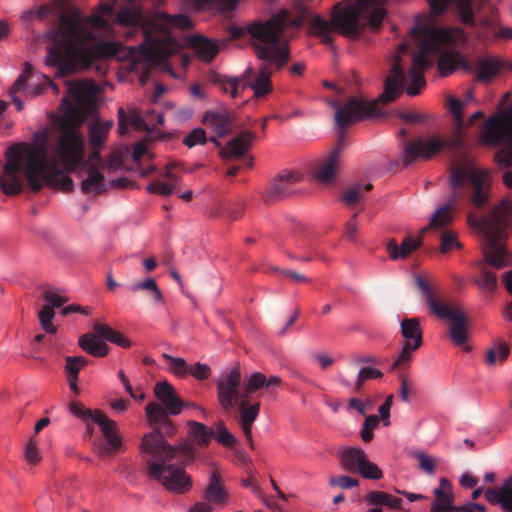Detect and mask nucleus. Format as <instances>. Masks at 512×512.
<instances>
[{"mask_svg": "<svg viewBox=\"0 0 512 512\" xmlns=\"http://www.w3.org/2000/svg\"><path fill=\"white\" fill-rule=\"evenodd\" d=\"M68 97L61 101L62 115L55 120L56 145L53 156L48 159V132L35 133L37 145L26 150V161H23L25 143L15 144L5 152V164L0 175V188L7 196L18 195L23 191L27 180L33 192H39L46 183L64 191L73 190V181L62 174V170L74 171L84 160V137L80 127L95 108L97 85L92 81H75L68 85Z\"/></svg>", "mask_w": 512, "mask_h": 512, "instance_id": "nucleus-1", "label": "nucleus"}, {"mask_svg": "<svg viewBox=\"0 0 512 512\" xmlns=\"http://www.w3.org/2000/svg\"><path fill=\"white\" fill-rule=\"evenodd\" d=\"M387 0H356L353 4L342 7L336 4L333 7L331 21L319 15H312L309 8L298 1L292 8V15L287 9H281L266 21H257L246 27H231L232 39L241 38L246 32L256 40L253 44L255 54L262 61H269L282 69L290 59V50L283 34L290 27H300L305 21H309L310 33L319 37L323 44L333 48L332 31L336 30L341 35L356 39L359 38L367 27L371 31H377L383 22L386 11L383 4Z\"/></svg>", "mask_w": 512, "mask_h": 512, "instance_id": "nucleus-2", "label": "nucleus"}, {"mask_svg": "<svg viewBox=\"0 0 512 512\" xmlns=\"http://www.w3.org/2000/svg\"><path fill=\"white\" fill-rule=\"evenodd\" d=\"M112 14V6L105 2H100L90 16H84L69 0H57L31 9L25 16L43 19L52 15L57 18L58 25L52 31L53 43L45 61L57 68V76L64 77L90 68L98 59L118 54L117 43L101 40L102 34L109 30Z\"/></svg>", "mask_w": 512, "mask_h": 512, "instance_id": "nucleus-3", "label": "nucleus"}, {"mask_svg": "<svg viewBox=\"0 0 512 512\" xmlns=\"http://www.w3.org/2000/svg\"><path fill=\"white\" fill-rule=\"evenodd\" d=\"M464 105L465 102L455 97L448 98V108L453 115L456 126L451 138L445 140L435 135L429 137L420 136L414 140L407 141L402 151V164L404 167H408L419 159L430 160L444 148H447L452 154L462 159L458 166L451 168L450 184L452 194L448 203L436 210L430 219L429 225L422 228L421 233H424L429 228L441 229L452 221V210L455 203L461 197V189L464 185L470 187V201L475 207H484L490 198V171L477 168L472 162L465 159L468 146L465 142L463 131Z\"/></svg>", "mask_w": 512, "mask_h": 512, "instance_id": "nucleus-4", "label": "nucleus"}, {"mask_svg": "<svg viewBox=\"0 0 512 512\" xmlns=\"http://www.w3.org/2000/svg\"><path fill=\"white\" fill-rule=\"evenodd\" d=\"M411 35L418 44V50L412 53V64L408 74L404 73L400 58L402 54L409 52V44L402 43L399 45L395 63L385 78L383 92L375 99L377 104L395 101L405 86L408 95L420 94L426 85L423 72L431 67L435 58H438V70L443 77L449 76L458 66L459 55L446 52L442 46L451 38L448 31L417 25L411 29Z\"/></svg>", "mask_w": 512, "mask_h": 512, "instance_id": "nucleus-5", "label": "nucleus"}, {"mask_svg": "<svg viewBox=\"0 0 512 512\" xmlns=\"http://www.w3.org/2000/svg\"><path fill=\"white\" fill-rule=\"evenodd\" d=\"M147 419L154 428L143 436L140 449L147 456L148 475L170 491L186 493L192 486L191 478L183 468L167 463L176 454H180L186 461H193L195 447L187 442L181 443L177 448L167 443L166 437L173 436L176 432V427L168 415L161 420Z\"/></svg>", "mask_w": 512, "mask_h": 512, "instance_id": "nucleus-6", "label": "nucleus"}, {"mask_svg": "<svg viewBox=\"0 0 512 512\" xmlns=\"http://www.w3.org/2000/svg\"><path fill=\"white\" fill-rule=\"evenodd\" d=\"M116 21L126 29L127 38L135 37L137 34L142 36L140 52L151 62H161L175 52L177 43L171 34V26L182 29H189L192 26L186 15L169 16L157 13L155 17L149 18L144 10L136 5L120 9L116 13Z\"/></svg>", "mask_w": 512, "mask_h": 512, "instance_id": "nucleus-7", "label": "nucleus"}, {"mask_svg": "<svg viewBox=\"0 0 512 512\" xmlns=\"http://www.w3.org/2000/svg\"><path fill=\"white\" fill-rule=\"evenodd\" d=\"M335 122L339 129L337 144L328 157L314 171L316 180L322 184L332 183L337 174L340 158L345 148V129L363 119L382 115L377 101L362 97H351L344 105L335 103Z\"/></svg>", "mask_w": 512, "mask_h": 512, "instance_id": "nucleus-8", "label": "nucleus"}, {"mask_svg": "<svg viewBox=\"0 0 512 512\" xmlns=\"http://www.w3.org/2000/svg\"><path fill=\"white\" fill-rule=\"evenodd\" d=\"M503 181L508 188H512V170L504 173ZM477 225L484 234L483 254L485 261L494 268H503L506 256L504 248L505 230L512 226V201L502 200L491 210L489 215L478 221Z\"/></svg>", "mask_w": 512, "mask_h": 512, "instance_id": "nucleus-9", "label": "nucleus"}, {"mask_svg": "<svg viewBox=\"0 0 512 512\" xmlns=\"http://www.w3.org/2000/svg\"><path fill=\"white\" fill-rule=\"evenodd\" d=\"M481 142L491 147L503 146L495 153V162L507 171L512 170V104L486 120Z\"/></svg>", "mask_w": 512, "mask_h": 512, "instance_id": "nucleus-10", "label": "nucleus"}, {"mask_svg": "<svg viewBox=\"0 0 512 512\" xmlns=\"http://www.w3.org/2000/svg\"><path fill=\"white\" fill-rule=\"evenodd\" d=\"M416 285L425 296V300L432 312L441 319L450 321L449 336L456 345L464 344L468 339L466 317L460 307L455 303L440 302L437 300L433 288L423 278H416Z\"/></svg>", "mask_w": 512, "mask_h": 512, "instance_id": "nucleus-11", "label": "nucleus"}, {"mask_svg": "<svg viewBox=\"0 0 512 512\" xmlns=\"http://www.w3.org/2000/svg\"><path fill=\"white\" fill-rule=\"evenodd\" d=\"M154 395L158 402L146 405L147 418L164 419L165 415L176 416L187 404L179 397L175 388L167 381H159L154 386Z\"/></svg>", "mask_w": 512, "mask_h": 512, "instance_id": "nucleus-12", "label": "nucleus"}, {"mask_svg": "<svg viewBox=\"0 0 512 512\" xmlns=\"http://www.w3.org/2000/svg\"><path fill=\"white\" fill-rule=\"evenodd\" d=\"M404 345L393 363V369L407 368L412 360V353L423 344L422 329L418 318H405L400 324Z\"/></svg>", "mask_w": 512, "mask_h": 512, "instance_id": "nucleus-13", "label": "nucleus"}, {"mask_svg": "<svg viewBox=\"0 0 512 512\" xmlns=\"http://www.w3.org/2000/svg\"><path fill=\"white\" fill-rule=\"evenodd\" d=\"M94 423L98 424L105 441L99 439L94 442L93 449L100 458L113 455L121 446V438L116 430V423L109 419L102 411L95 410Z\"/></svg>", "mask_w": 512, "mask_h": 512, "instance_id": "nucleus-14", "label": "nucleus"}, {"mask_svg": "<svg viewBox=\"0 0 512 512\" xmlns=\"http://www.w3.org/2000/svg\"><path fill=\"white\" fill-rule=\"evenodd\" d=\"M241 373L238 368H233L225 377L217 381V399L226 411L232 410L246 397L240 392Z\"/></svg>", "mask_w": 512, "mask_h": 512, "instance_id": "nucleus-15", "label": "nucleus"}, {"mask_svg": "<svg viewBox=\"0 0 512 512\" xmlns=\"http://www.w3.org/2000/svg\"><path fill=\"white\" fill-rule=\"evenodd\" d=\"M276 67L275 64L269 61H263V63L258 68V72L255 75L254 69L252 67H248L241 79L246 81L243 84L242 89L250 87L254 90V96L256 98L263 97L272 91V83H271V75L272 70L271 67ZM278 70L277 68H275Z\"/></svg>", "mask_w": 512, "mask_h": 512, "instance_id": "nucleus-16", "label": "nucleus"}, {"mask_svg": "<svg viewBox=\"0 0 512 512\" xmlns=\"http://www.w3.org/2000/svg\"><path fill=\"white\" fill-rule=\"evenodd\" d=\"M236 406L238 407V415L236 416L237 423L241 427L248 445L250 448L254 449V442L252 439V425L259 415L260 402L249 404L245 398L242 399Z\"/></svg>", "mask_w": 512, "mask_h": 512, "instance_id": "nucleus-17", "label": "nucleus"}, {"mask_svg": "<svg viewBox=\"0 0 512 512\" xmlns=\"http://www.w3.org/2000/svg\"><path fill=\"white\" fill-rule=\"evenodd\" d=\"M298 181V175L293 172L279 174L272 179L268 189L264 194L266 203L272 204L289 195L291 187Z\"/></svg>", "mask_w": 512, "mask_h": 512, "instance_id": "nucleus-18", "label": "nucleus"}, {"mask_svg": "<svg viewBox=\"0 0 512 512\" xmlns=\"http://www.w3.org/2000/svg\"><path fill=\"white\" fill-rule=\"evenodd\" d=\"M203 123L211 126L219 137L229 134L235 126L236 116L232 111H208L204 114Z\"/></svg>", "mask_w": 512, "mask_h": 512, "instance_id": "nucleus-19", "label": "nucleus"}, {"mask_svg": "<svg viewBox=\"0 0 512 512\" xmlns=\"http://www.w3.org/2000/svg\"><path fill=\"white\" fill-rule=\"evenodd\" d=\"M256 136L251 131H241L237 136L228 141L220 154L223 159L240 158L251 148Z\"/></svg>", "mask_w": 512, "mask_h": 512, "instance_id": "nucleus-20", "label": "nucleus"}, {"mask_svg": "<svg viewBox=\"0 0 512 512\" xmlns=\"http://www.w3.org/2000/svg\"><path fill=\"white\" fill-rule=\"evenodd\" d=\"M431 10L434 14L443 13L449 6L452 0H427ZM456 4L458 13L461 17V21L466 26H474L475 18L472 9V1L471 0H453Z\"/></svg>", "mask_w": 512, "mask_h": 512, "instance_id": "nucleus-21", "label": "nucleus"}, {"mask_svg": "<svg viewBox=\"0 0 512 512\" xmlns=\"http://www.w3.org/2000/svg\"><path fill=\"white\" fill-rule=\"evenodd\" d=\"M434 495L435 499L432 502L430 512H452L456 510L452 484L448 479H440V485L434 489Z\"/></svg>", "mask_w": 512, "mask_h": 512, "instance_id": "nucleus-22", "label": "nucleus"}, {"mask_svg": "<svg viewBox=\"0 0 512 512\" xmlns=\"http://www.w3.org/2000/svg\"><path fill=\"white\" fill-rule=\"evenodd\" d=\"M486 500L492 505H499L504 512H512V476L500 488L485 491Z\"/></svg>", "mask_w": 512, "mask_h": 512, "instance_id": "nucleus-23", "label": "nucleus"}, {"mask_svg": "<svg viewBox=\"0 0 512 512\" xmlns=\"http://www.w3.org/2000/svg\"><path fill=\"white\" fill-rule=\"evenodd\" d=\"M422 244V234L417 239L407 236L399 245L392 238L387 242L386 250L391 260L406 259L412 252L417 250Z\"/></svg>", "mask_w": 512, "mask_h": 512, "instance_id": "nucleus-24", "label": "nucleus"}, {"mask_svg": "<svg viewBox=\"0 0 512 512\" xmlns=\"http://www.w3.org/2000/svg\"><path fill=\"white\" fill-rule=\"evenodd\" d=\"M81 164L82 167H87V177L81 183V190L85 194L98 195L106 191V183L103 174L99 171L98 166L93 164Z\"/></svg>", "mask_w": 512, "mask_h": 512, "instance_id": "nucleus-25", "label": "nucleus"}, {"mask_svg": "<svg viewBox=\"0 0 512 512\" xmlns=\"http://www.w3.org/2000/svg\"><path fill=\"white\" fill-rule=\"evenodd\" d=\"M204 497L208 503L218 506H224L228 502V494L221 483L220 476L215 472L210 476Z\"/></svg>", "mask_w": 512, "mask_h": 512, "instance_id": "nucleus-26", "label": "nucleus"}, {"mask_svg": "<svg viewBox=\"0 0 512 512\" xmlns=\"http://www.w3.org/2000/svg\"><path fill=\"white\" fill-rule=\"evenodd\" d=\"M79 346L94 357H105L108 354L107 344L96 332L82 335L79 339Z\"/></svg>", "mask_w": 512, "mask_h": 512, "instance_id": "nucleus-27", "label": "nucleus"}, {"mask_svg": "<svg viewBox=\"0 0 512 512\" xmlns=\"http://www.w3.org/2000/svg\"><path fill=\"white\" fill-rule=\"evenodd\" d=\"M367 454L361 448L350 447L342 451L340 461L343 469L347 472L358 473Z\"/></svg>", "mask_w": 512, "mask_h": 512, "instance_id": "nucleus-28", "label": "nucleus"}, {"mask_svg": "<svg viewBox=\"0 0 512 512\" xmlns=\"http://www.w3.org/2000/svg\"><path fill=\"white\" fill-rule=\"evenodd\" d=\"M191 46L198 57L205 62H211L219 52L217 43L204 36L193 37Z\"/></svg>", "mask_w": 512, "mask_h": 512, "instance_id": "nucleus-29", "label": "nucleus"}, {"mask_svg": "<svg viewBox=\"0 0 512 512\" xmlns=\"http://www.w3.org/2000/svg\"><path fill=\"white\" fill-rule=\"evenodd\" d=\"M93 329L98 334V336L101 337L104 341L107 340L122 348H129L131 346V342L129 339H127L119 331L114 330L113 328L106 324L96 322L93 326Z\"/></svg>", "mask_w": 512, "mask_h": 512, "instance_id": "nucleus-30", "label": "nucleus"}, {"mask_svg": "<svg viewBox=\"0 0 512 512\" xmlns=\"http://www.w3.org/2000/svg\"><path fill=\"white\" fill-rule=\"evenodd\" d=\"M113 121H96L89 127V142L93 149L100 148L107 139Z\"/></svg>", "mask_w": 512, "mask_h": 512, "instance_id": "nucleus-31", "label": "nucleus"}, {"mask_svg": "<svg viewBox=\"0 0 512 512\" xmlns=\"http://www.w3.org/2000/svg\"><path fill=\"white\" fill-rule=\"evenodd\" d=\"M208 79L211 83L219 85L223 92H229L232 98L238 96L239 83L242 79L236 77L226 79L215 71L209 72Z\"/></svg>", "mask_w": 512, "mask_h": 512, "instance_id": "nucleus-32", "label": "nucleus"}, {"mask_svg": "<svg viewBox=\"0 0 512 512\" xmlns=\"http://www.w3.org/2000/svg\"><path fill=\"white\" fill-rule=\"evenodd\" d=\"M373 188L371 183L362 185L355 183L349 186L342 195V201L347 206H354L363 199L364 191H370Z\"/></svg>", "mask_w": 512, "mask_h": 512, "instance_id": "nucleus-33", "label": "nucleus"}, {"mask_svg": "<svg viewBox=\"0 0 512 512\" xmlns=\"http://www.w3.org/2000/svg\"><path fill=\"white\" fill-rule=\"evenodd\" d=\"M190 436L199 446H207L214 435V431L208 428L206 425L196 422L189 421Z\"/></svg>", "mask_w": 512, "mask_h": 512, "instance_id": "nucleus-34", "label": "nucleus"}, {"mask_svg": "<svg viewBox=\"0 0 512 512\" xmlns=\"http://www.w3.org/2000/svg\"><path fill=\"white\" fill-rule=\"evenodd\" d=\"M131 292L146 291L151 294L154 303H162L164 298L156 281L153 278H147L144 281L133 283L129 286Z\"/></svg>", "mask_w": 512, "mask_h": 512, "instance_id": "nucleus-35", "label": "nucleus"}, {"mask_svg": "<svg viewBox=\"0 0 512 512\" xmlns=\"http://www.w3.org/2000/svg\"><path fill=\"white\" fill-rule=\"evenodd\" d=\"M367 501L372 506H380L385 505L390 508L399 509L402 503V500L398 497H395L389 493L382 491H372L369 493L367 497Z\"/></svg>", "mask_w": 512, "mask_h": 512, "instance_id": "nucleus-36", "label": "nucleus"}, {"mask_svg": "<svg viewBox=\"0 0 512 512\" xmlns=\"http://www.w3.org/2000/svg\"><path fill=\"white\" fill-rule=\"evenodd\" d=\"M143 120L135 113L127 115L124 108L120 107L118 110V132L120 135H125L129 131V125L135 128H141Z\"/></svg>", "mask_w": 512, "mask_h": 512, "instance_id": "nucleus-37", "label": "nucleus"}, {"mask_svg": "<svg viewBox=\"0 0 512 512\" xmlns=\"http://www.w3.org/2000/svg\"><path fill=\"white\" fill-rule=\"evenodd\" d=\"M409 455L418 461V467L426 474L433 475L435 473L437 461L434 457L421 450L410 451Z\"/></svg>", "mask_w": 512, "mask_h": 512, "instance_id": "nucleus-38", "label": "nucleus"}, {"mask_svg": "<svg viewBox=\"0 0 512 512\" xmlns=\"http://www.w3.org/2000/svg\"><path fill=\"white\" fill-rule=\"evenodd\" d=\"M499 70V63L495 59H480L478 62L477 77L479 80L488 81L492 79Z\"/></svg>", "mask_w": 512, "mask_h": 512, "instance_id": "nucleus-39", "label": "nucleus"}, {"mask_svg": "<svg viewBox=\"0 0 512 512\" xmlns=\"http://www.w3.org/2000/svg\"><path fill=\"white\" fill-rule=\"evenodd\" d=\"M162 357L168 362L170 372L181 378H185L189 375V365L185 359L173 357L166 353H164Z\"/></svg>", "mask_w": 512, "mask_h": 512, "instance_id": "nucleus-40", "label": "nucleus"}, {"mask_svg": "<svg viewBox=\"0 0 512 512\" xmlns=\"http://www.w3.org/2000/svg\"><path fill=\"white\" fill-rule=\"evenodd\" d=\"M266 384V376L263 373L256 372L251 374L244 381L243 396L248 398L251 394L256 392L258 389L264 387Z\"/></svg>", "mask_w": 512, "mask_h": 512, "instance_id": "nucleus-41", "label": "nucleus"}, {"mask_svg": "<svg viewBox=\"0 0 512 512\" xmlns=\"http://www.w3.org/2000/svg\"><path fill=\"white\" fill-rule=\"evenodd\" d=\"M509 352L510 350L507 344H500L498 349H489L485 358L486 365L495 366L497 362L502 364L508 358Z\"/></svg>", "mask_w": 512, "mask_h": 512, "instance_id": "nucleus-42", "label": "nucleus"}, {"mask_svg": "<svg viewBox=\"0 0 512 512\" xmlns=\"http://www.w3.org/2000/svg\"><path fill=\"white\" fill-rule=\"evenodd\" d=\"M66 377L78 378L80 370L88 364V360L83 356H67L65 358Z\"/></svg>", "mask_w": 512, "mask_h": 512, "instance_id": "nucleus-43", "label": "nucleus"}, {"mask_svg": "<svg viewBox=\"0 0 512 512\" xmlns=\"http://www.w3.org/2000/svg\"><path fill=\"white\" fill-rule=\"evenodd\" d=\"M214 437L222 445L232 448L237 443V439L226 428L223 421H218L215 425Z\"/></svg>", "mask_w": 512, "mask_h": 512, "instance_id": "nucleus-44", "label": "nucleus"}, {"mask_svg": "<svg viewBox=\"0 0 512 512\" xmlns=\"http://www.w3.org/2000/svg\"><path fill=\"white\" fill-rule=\"evenodd\" d=\"M55 316L54 309L50 305H44L39 313L38 318L41 324V327L50 334H54L56 332V327L52 324V320Z\"/></svg>", "mask_w": 512, "mask_h": 512, "instance_id": "nucleus-45", "label": "nucleus"}, {"mask_svg": "<svg viewBox=\"0 0 512 512\" xmlns=\"http://www.w3.org/2000/svg\"><path fill=\"white\" fill-rule=\"evenodd\" d=\"M475 283L485 291L494 292L497 288L496 274L482 268L481 275L479 278L475 279Z\"/></svg>", "mask_w": 512, "mask_h": 512, "instance_id": "nucleus-46", "label": "nucleus"}, {"mask_svg": "<svg viewBox=\"0 0 512 512\" xmlns=\"http://www.w3.org/2000/svg\"><path fill=\"white\" fill-rule=\"evenodd\" d=\"M382 376H383V373L378 369H375L372 367L362 368L358 373L357 381L355 384V391L359 393L361 391L365 381H367L369 379H378V378H381Z\"/></svg>", "mask_w": 512, "mask_h": 512, "instance_id": "nucleus-47", "label": "nucleus"}, {"mask_svg": "<svg viewBox=\"0 0 512 512\" xmlns=\"http://www.w3.org/2000/svg\"><path fill=\"white\" fill-rule=\"evenodd\" d=\"M364 478L379 480L383 477L382 471L378 466L369 461L368 457L362 463L360 470L358 471Z\"/></svg>", "mask_w": 512, "mask_h": 512, "instance_id": "nucleus-48", "label": "nucleus"}, {"mask_svg": "<svg viewBox=\"0 0 512 512\" xmlns=\"http://www.w3.org/2000/svg\"><path fill=\"white\" fill-rule=\"evenodd\" d=\"M454 248H461V243L457 239V235L452 231H443L441 234V252L447 253Z\"/></svg>", "mask_w": 512, "mask_h": 512, "instance_id": "nucleus-49", "label": "nucleus"}, {"mask_svg": "<svg viewBox=\"0 0 512 512\" xmlns=\"http://www.w3.org/2000/svg\"><path fill=\"white\" fill-rule=\"evenodd\" d=\"M379 418L376 415H369L365 418L360 432L361 438L365 442H369L373 438V430L377 427Z\"/></svg>", "mask_w": 512, "mask_h": 512, "instance_id": "nucleus-50", "label": "nucleus"}, {"mask_svg": "<svg viewBox=\"0 0 512 512\" xmlns=\"http://www.w3.org/2000/svg\"><path fill=\"white\" fill-rule=\"evenodd\" d=\"M31 72H32V66L28 62H26L24 64V70H23L22 74L15 80V82L13 83L12 87L9 90L10 95H13V94H16L17 92L25 90L26 82H27V79L30 77Z\"/></svg>", "mask_w": 512, "mask_h": 512, "instance_id": "nucleus-51", "label": "nucleus"}, {"mask_svg": "<svg viewBox=\"0 0 512 512\" xmlns=\"http://www.w3.org/2000/svg\"><path fill=\"white\" fill-rule=\"evenodd\" d=\"M207 141L206 132L202 128L193 129L184 139L183 143L192 148L198 144H204Z\"/></svg>", "mask_w": 512, "mask_h": 512, "instance_id": "nucleus-52", "label": "nucleus"}, {"mask_svg": "<svg viewBox=\"0 0 512 512\" xmlns=\"http://www.w3.org/2000/svg\"><path fill=\"white\" fill-rule=\"evenodd\" d=\"M147 191L152 194H158L162 196H169L173 192H177L172 184H168L159 180L152 181L147 186Z\"/></svg>", "mask_w": 512, "mask_h": 512, "instance_id": "nucleus-53", "label": "nucleus"}, {"mask_svg": "<svg viewBox=\"0 0 512 512\" xmlns=\"http://www.w3.org/2000/svg\"><path fill=\"white\" fill-rule=\"evenodd\" d=\"M43 299L47 302L46 305L52 306V308H60L67 302V299L59 295L53 289H45L43 292Z\"/></svg>", "mask_w": 512, "mask_h": 512, "instance_id": "nucleus-54", "label": "nucleus"}, {"mask_svg": "<svg viewBox=\"0 0 512 512\" xmlns=\"http://www.w3.org/2000/svg\"><path fill=\"white\" fill-rule=\"evenodd\" d=\"M329 483L331 486H337L342 489H349L358 486L359 481L356 478L342 475L331 477Z\"/></svg>", "mask_w": 512, "mask_h": 512, "instance_id": "nucleus-55", "label": "nucleus"}, {"mask_svg": "<svg viewBox=\"0 0 512 512\" xmlns=\"http://www.w3.org/2000/svg\"><path fill=\"white\" fill-rule=\"evenodd\" d=\"M70 412L81 418L84 421H87L89 419L93 420V415L95 411H92L90 409H86L81 403L79 402H71L69 405Z\"/></svg>", "mask_w": 512, "mask_h": 512, "instance_id": "nucleus-56", "label": "nucleus"}, {"mask_svg": "<svg viewBox=\"0 0 512 512\" xmlns=\"http://www.w3.org/2000/svg\"><path fill=\"white\" fill-rule=\"evenodd\" d=\"M189 375L198 380H206L211 375V369L207 364L196 363L193 366H189Z\"/></svg>", "mask_w": 512, "mask_h": 512, "instance_id": "nucleus-57", "label": "nucleus"}, {"mask_svg": "<svg viewBox=\"0 0 512 512\" xmlns=\"http://www.w3.org/2000/svg\"><path fill=\"white\" fill-rule=\"evenodd\" d=\"M25 457L26 460L33 465L37 464L41 460V456L39 454L37 444L34 439H30L29 442L27 443Z\"/></svg>", "mask_w": 512, "mask_h": 512, "instance_id": "nucleus-58", "label": "nucleus"}, {"mask_svg": "<svg viewBox=\"0 0 512 512\" xmlns=\"http://www.w3.org/2000/svg\"><path fill=\"white\" fill-rule=\"evenodd\" d=\"M393 398H394V396L392 394H390L386 398L384 403L382 405H380V407H379V410H378L379 415H380L381 419L383 420L384 425L389 424L390 410H391V407L393 404Z\"/></svg>", "mask_w": 512, "mask_h": 512, "instance_id": "nucleus-59", "label": "nucleus"}, {"mask_svg": "<svg viewBox=\"0 0 512 512\" xmlns=\"http://www.w3.org/2000/svg\"><path fill=\"white\" fill-rule=\"evenodd\" d=\"M356 217L357 213H354L352 218L345 225L344 237L350 241H355L358 232V226L355 222Z\"/></svg>", "mask_w": 512, "mask_h": 512, "instance_id": "nucleus-60", "label": "nucleus"}, {"mask_svg": "<svg viewBox=\"0 0 512 512\" xmlns=\"http://www.w3.org/2000/svg\"><path fill=\"white\" fill-rule=\"evenodd\" d=\"M276 270L279 271L281 274H283L288 279H290L291 281L296 282V283H308L311 281L310 278L306 277L305 275H303L299 272L293 271V270H284V269H276Z\"/></svg>", "mask_w": 512, "mask_h": 512, "instance_id": "nucleus-61", "label": "nucleus"}, {"mask_svg": "<svg viewBox=\"0 0 512 512\" xmlns=\"http://www.w3.org/2000/svg\"><path fill=\"white\" fill-rule=\"evenodd\" d=\"M400 398L403 402H409V395L411 393L408 380L406 377H400Z\"/></svg>", "mask_w": 512, "mask_h": 512, "instance_id": "nucleus-62", "label": "nucleus"}, {"mask_svg": "<svg viewBox=\"0 0 512 512\" xmlns=\"http://www.w3.org/2000/svg\"><path fill=\"white\" fill-rule=\"evenodd\" d=\"M478 484V479L469 475V474H463L460 479V485L464 488L471 489L475 487Z\"/></svg>", "mask_w": 512, "mask_h": 512, "instance_id": "nucleus-63", "label": "nucleus"}, {"mask_svg": "<svg viewBox=\"0 0 512 512\" xmlns=\"http://www.w3.org/2000/svg\"><path fill=\"white\" fill-rule=\"evenodd\" d=\"M189 512H212V506L208 502H197L190 508Z\"/></svg>", "mask_w": 512, "mask_h": 512, "instance_id": "nucleus-64", "label": "nucleus"}]
</instances>
